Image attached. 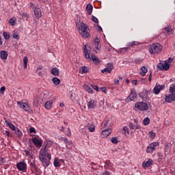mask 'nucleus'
<instances>
[{"label": "nucleus", "instance_id": "nucleus-10", "mask_svg": "<svg viewBox=\"0 0 175 175\" xmlns=\"http://www.w3.org/2000/svg\"><path fill=\"white\" fill-rule=\"evenodd\" d=\"M150 92L148 90H144L141 93L139 94V98L142 99V100H148L150 99Z\"/></svg>", "mask_w": 175, "mask_h": 175}, {"label": "nucleus", "instance_id": "nucleus-42", "mask_svg": "<svg viewBox=\"0 0 175 175\" xmlns=\"http://www.w3.org/2000/svg\"><path fill=\"white\" fill-rule=\"evenodd\" d=\"M23 64H24L25 69H27V65L28 64V57H24V58H23Z\"/></svg>", "mask_w": 175, "mask_h": 175}, {"label": "nucleus", "instance_id": "nucleus-54", "mask_svg": "<svg viewBox=\"0 0 175 175\" xmlns=\"http://www.w3.org/2000/svg\"><path fill=\"white\" fill-rule=\"evenodd\" d=\"M129 126L130 129H135V125H133V124H132V123H130Z\"/></svg>", "mask_w": 175, "mask_h": 175}, {"label": "nucleus", "instance_id": "nucleus-13", "mask_svg": "<svg viewBox=\"0 0 175 175\" xmlns=\"http://www.w3.org/2000/svg\"><path fill=\"white\" fill-rule=\"evenodd\" d=\"M157 68L160 70H169L170 69V64L167 62L160 63L157 65Z\"/></svg>", "mask_w": 175, "mask_h": 175}, {"label": "nucleus", "instance_id": "nucleus-6", "mask_svg": "<svg viewBox=\"0 0 175 175\" xmlns=\"http://www.w3.org/2000/svg\"><path fill=\"white\" fill-rule=\"evenodd\" d=\"M159 147V142H152L146 148V152L148 154L152 153L153 151H155V148Z\"/></svg>", "mask_w": 175, "mask_h": 175}, {"label": "nucleus", "instance_id": "nucleus-38", "mask_svg": "<svg viewBox=\"0 0 175 175\" xmlns=\"http://www.w3.org/2000/svg\"><path fill=\"white\" fill-rule=\"evenodd\" d=\"M14 132L16 135L18 136V137H21V136H23V132H21V131L18 128H16V129L14 130Z\"/></svg>", "mask_w": 175, "mask_h": 175}, {"label": "nucleus", "instance_id": "nucleus-35", "mask_svg": "<svg viewBox=\"0 0 175 175\" xmlns=\"http://www.w3.org/2000/svg\"><path fill=\"white\" fill-rule=\"evenodd\" d=\"M5 124H7V125L9 126V128H10L12 129V131H14L17 129V128H16V126H14V125H13V124L9 122V121L5 120Z\"/></svg>", "mask_w": 175, "mask_h": 175}, {"label": "nucleus", "instance_id": "nucleus-2", "mask_svg": "<svg viewBox=\"0 0 175 175\" xmlns=\"http://www.w3.org/2000/svg\"><path fill=\"white\" fill-rule=\"evenodd\" d=\"M76 27L82 38H88L90 36V28L84 23H76Z\"/></svg>", "mask_w": 175, "mask_h": 175}, {"label": "nucleus", "instance_id": "nucleus-32", "mask_svg": "<svg viewBox=\"0 0 175 175\" xmlns=\"http://www.w3.org/2000/svg\"><path fill=\"white\" fill-rule=\"evenodd\" d=\"M52 81L55 85H59V84L61 83V80L57 77H53L52 79Z\"/></svg>", "mask_w": 175, "mask_h": 175}, {"label": "nucleus", "instance_id": "nucleus-12", "mask_svg": "<svg viewBox=\"0 0 175 175\" xmlns=\"http://www.w3.org/2000/svg\"><path fill=\"white\" fill-rule=\"evenodd\" d=\"M165 100L167 102V103H172V102H175V93H170L169 94H166Z\"/></svg>", "mask_w": 175, "mask_h": 175}, {"label": "nucleus", "instance_id": "nucleus-5", "mask_svg": "<svg viewBox=\"0 0 175 175\" xmlns=\"http://www.w3.org/2000/svg\"><path fill=\"white\" fill-rule=\"evenodd\" d=\"M135 109L139 110V111H146V110H148V105L147 103L144 102H137L135 105Z\"/></svg>", "mask_w": 175, "mask_h": 175}, {"label": "nucleus", "instance_id": "nucleus-37", "mask_svg": "<svg viewBox=\"0 0 175 175\" xmlns=\"http://www.w3.org/2000/svg\"><path fill=\"white\" fill-rule=\"evenodd\" d=\"M170 94H175V83H172L170 87Z\"/></svg>", "mask_w": 175, "mask_h": 175}, {"label": "nucleus", "instance_id": "nucleus-15", "mask_svg": "<svg viewBox=\"0 0 175 175\" xmlns=\"http://www.w3.org/2000/svg\"><path fill=\"white\" fill-rule=\"evenodd\" d=\"M17 105L21 107V109H23L25 111H29L31 110V107H29V105L27 103L18 101Z\"/></svg>", "mask_w": 175, "mask_h": 175}, {"label": "nucleus", "instance_id": "nucleus-29", "mask_svg": "<svg viewBox=\"0 0 175 175\" xmlns=\"http://www.w3.org/2000/svg\"><path fill=\"white\" fill-rule=\"evenodd\" d=\"M52 106H53V101L50 100V101H47L46 103H45L44 107L48 110L51 109Z\"/></svg>", "mask_w": 175, "mask_h": 175}, {"label": "nucleus", "instance_id": "nucleus-63", "mask_svg": "<svg viewBox=\"0 0 175 175\" xmlns=\"http://www.w3.org/2000/svg\"><path fill=\"white\" fill-rule=\"evenodd\" d=\"M63 142H64L65 143H68V139L67 138H62Z\"/></svg>", "mask_w": 175, "mask_h": 175}, {"label": "nucleus", "instance_id": "nucleus-61", "mask_svg": "<svg viewBox=\"0 0 175 175\" xmlns=\"http://www.w3.org/2000/svg\"><path fill=\"white\" fill-rule=\"evenodd\" d=\"M114 83H115V84H118V83H120V80L116 79L114 80Z\"/></svg>", "mask_w": 175, "mask_h": 175}, {"label": "nucleus", "instance_id": "nucleus-18", "mask_svg": "<svg viewBox=\"0 0 175 175\" xmlns=\"http://www.w3.org/2000/svg\"><path fill=\"white\" fill-rule=\"evenodd\" d=\"M30 170L32 172V173H36L38 170H39V168L38 166H36V163H35V160L30 162Z\"/></svg>", "mask_w": 175, "mask_h": 175}, {"label": "nucleus", "instance_id": "nucleus-40", "mask_svg": "<svg viewBox=\"0 0 175 175\" xmlns=\"http://www.w3.org/2000/svg\"><path fill=\"white\" fill-rule=\"evenodd\" d=\"M129 50V47H124V48H121L118 53L120 54H122V53H125L126 51H128Z\"/></svg>", "mask_w": 175, "mask_h": 175}, {"label": "nucleus", "instance_id": "nucleus-49", "mask_svg": "<svg viewBox=\"0 0 175 175\" xmlns=\"http://www.w3.org/2000/svg\"><path fill=\"white\" fill-rule=\"evenodd\" d=\"M66 136L70 137L72 135V132L70 131V128H68L67 131L65 132Z\"/></svg>", "mask_w": 175, "mask_h": 175}, {"label": "nucleus", "instance_id": "nucleus-60", "mask_svg": "<svg viewBox=\"0 0 175 175\" xmlns=\"http://www.w3.org/2000/svg\"><path fill=\"white\" fill-rule=\"evenodd\" d=\"M59 131H61V132H64V126H60V127H59Z\"/></svg>", "mask_w": 175, "mask_h": 175}, {"label": "nucleus", "instance_id": "nucleus-36", "mask_svg": "<svg viewBox=\"0 0 175 175\" xmlns=\"http://www.w3.org/2000/svg\"><path fill=\"white\" fill-rule=\"evenodd\" d=\"M101 126L102 128L105 129V128H107V126H109V120H104L102 124H101Z\"/></svg>", "mask_w": 175, "mask_h": 175}, {"label": "nucleus", "instance_id": "nucleus-43", "mask_svg": "<svg viewBox=\"0 0 175 175\" xmlns=\"http://www.w3.org/2000/svg\"><path fill=\"white\" fill-rule=\"evenodd\" d=\"M3 35L4 38L5 39V40H9L10 39V35H9V34L8 33V32L4 31V32L3 33Z\"/></svg>", "mask_w": 175, "mask_h": 175}, {"label": "nucleus", "instance_id": "nucleus-8", "mask_svg": "<svg viewBox=\"0 0 175 175\" xmlns=\"http://www.w3.org/2000/svg\"><path fill=\"white\" fill-rule=\"evenodd\" d=\"M105 169L107 170H111L112 172H116V168H114V164L110 162V160H106L105 161Z\"/></svg>", "mask_w": 175, "mask_h": 175}, {"label": "nucleus", "instance_id": "nucleus-28", "mask_svg": "<svg viewBox=\"0 0 175 175\" xmlns=\"http://www.w3.org/2000/svg\"><path fill=\"white\" fill-rule=\"evenodd\" d=\"M122 133L124 135H125V136H128L129 135V133H131V132L129 131V129L128 128V126H124L123 127V130H122Z\"/></svg>", "mask_w": 175, "mask_h": 175}, {"label": "nucleus", "instance_id": "nucleus-19", "mask_svg": "<svg viewBox=\"0 0 175 175\" xmlns=\"http://www.w3.org/2000/svg\"><path fill=\"white\" fill-rule=\"evenodd\" d=\"M153 162L154 161H152V159H148L147 161H144L142 163V167L144 169H147V167H150V166H151V165H152Z\"/></svg>", "mask_w": 175, "mask_h": 175}, {"label": "nucleus", "instance_id": "nucleus-30", "mask_svg": "<svg viewBox=\"0 0 175 175\" xmlns=\"http://www.w3.org/2000/svg\"><path fill=\"white\" fill-rule=\"evenodd\" d=\"M51 73L53 76H59V70L57 68H53Z\"/></svg>", "mask_w": 175, "mask_h": 175}, {"label": "nucleus", "instance_id": "nucleus-21", "mask_svg": "<svg viewBox=\"0 0 175 175\" xmlns=\"http://www.w3.org/2000/svg\"><path fill=\"white\" fill-rule=\"evenodd\" d=\"M88 109H95L96 107V101L94 99H90L88 101Z\"/></svg>", "mask_w": 175, "mask_h": 175}, {"label": "nucleus", "instance_id": "nucleus-7", "mask_svg": "<svg viewBox=\"0 0 175 175\" xmlns=\"http://www.w3.org/2000/svg\"><path fill=\"white\" fill-rule=\"evenodd\" d=\"M137 98V93L135 89H131L129 96L126 98V102L129 103L135 100Z\"/></svg>", "mask_w": 175, "mask_h": 175}, {"label": "nucleus", "instance_id": "nucleus-47", "mask_svg": "<svg viewBox=\"0 0 175 175\" xmlns=\"http://www.w3.org/2000/svg\"><path fill=\"white\" fill-rule=\"evenodd\" d=\"M72 145H73V144H72V142H67L66 143V146L67 147V148H69V150H70V148H72Z\"/></svg>", "mask_w": 175, "mask_h": 175}, {"label": "nucleus", "instance_id": "nucleus-22", "mask_svg": "<svg viewBox=\"0 0 175 175\" xmlns=\"http://www.w3.org/2000/svg\"><path fill=\"white\" fill-rule=\"evenodd\" d=\"M34 14L36 18L39 19L42 17V10L39 8H34Z\"/></svg>", "mask_w": 175, "mask_h": 175}, {"label": "nucleus", "instance_id": "nucleus-33", "mask_svg": "<svg viewBox=\"0 0 175 175\" xmlns=\"http://www.w3.org/2000/svg\"><path fill=\"white\" fill-rule=\"evenodd\" d=\"M133 46H139V42L133 41V42L127 43V46L128 47H133Z\"/></svg>", "mask_w": 175, "mask_h": 175}, {"label": "nucleus", "instance_id": "nucleus-57", "mask_svg": "<svg viewBox=\"0 0 175 175\" xmlns=\"http://www.w3.org/2000/svg\"><path fill=\"white\" fill-rule=\"evenodd\" d=\"M101 90L103 92H104L105 94H107V90L106 89V88H102Z\"/></svg>", "mask_w": 175, "mask_h": 175}, {"label": "nucleus", "instance_id": "nucleus-50", "mask_svg": "<svg viewBox=\"0 0 175 175\" xmlns=\"http://www.w3.org/2000/svg\"><path fill=\"white\" fill-rule=\"evenodd\" d=\"M92 21L94 23H95L96 24H98L99 23V21L98 20V18L95 17V16H92Z\"/></svg>", "mask_w": 175, "mask_h": 175}, {"label": "nucleus", "instance_id": "nucleus-26", "mask_svg": "<svg viewBox=\"0 0 175 175\" xmlns=\"http://www.w3.org/2000/svg\"><path fill=\"white\" fill-rule=\"evenodd\" d=\"M92 9H93V7H92V5L91 4H88L86 5V10L88 12V14L89 15H91L92 13Z\"/></svg>", "mask_w": 175, "mask_h": 175}, {"label": "nucleus", "instance_id": "nucleus-46", "mask_svg": "<svg viewBox=\"0 0 175 175\" xmlns=\"http://www.w3.org/2000/svg\"><path fill=\"white\" fill-rule=\"evenodd\" d=\"M111 142L113 144H117V143H118V139L117 138V137H113L111 139Z\"/></svg>", "mask_w": 175, "mask_h": 175}, {"label": "nucleus", "instance_id": "nucleus-25", "mask_svg": "<svg viewBox=\"0 0 175 175\" xmlns=\"http://www.w3.org/2000/svg\"><path fill=\"white\" fill-rule=\"evenodd\" d=\"M86 127L88 129V131L90 132H95V126L91 123H88Z\"/></svg>", "mask_w": 175, "mask_h": 175}, {"label": "nucleus", "instance_id": "nucleus-16", "mask_svg": "<svg viewBox=\"0 0 175 175\" xmlns=\"http://www.w3.org/2000/svg\"><path fill=\"white\" fill-rule=\"evenodd\" d=\"M32 143L36 146V147H42V144H43V141L38 139L37 137H33L31 139Z\"/></svg>", "mask_w": 175, "mask_h": 175}, {"label": "nucleus", "instance_id": "nucleus-4", "mask_svg": "<svg viewBox=\"0 0 175 175\" xmlns=\"http://www.w3.org/2000/svg\"><path fill=\"white\" fill-rule=\"evenodd\" d=\"M162 45L159 43H154L152 44L149 49V53L150 54H159L162 51Z\"/></svg>", "mask_w": 175, "mask_h": 175}, {"label": "nucleus", "instance_id": "nucleus-44", "mask_svg": "<svg viewBox=\"0 0 175 175\" xmlns=\"http://www.w3.org/2000/svg\"><path fill=\"white\" fill-rule=\"evenodd\" d=\"M144 125H149L150 124V118H146L143 120Z\"/></svg>", "mask_w": 175, "mask_h": 175}, {"label": "nucleus", "instance_id": "nucleus-9", "mask_svg": "<svg viewBox=\"0 0 175 175\" xmlns=\"http://www.w3.org/2000/svg\"><path fill=\"white\" fill-rule=\"evenodd\" d=\"M16 167L20 172H27V163L24 161H21L16 163Z\"/></svg>", "mask_w": 175, "mask_h": 175}, {"label": "nucleus", "instance_id": "nucleus-27", "mask_svg": "<svg viewBox=\"0 0 175 175\" xmlns=\"http://www.w3.org/2000/svg\"><path fill=\"white\" fill-rule=\"evenodd\" d=\"M83 88L89 94H93L94 93V90H92V88L90 86H88V85H86V84L83 85Z\"/></svg>", "mask_w": 175, "mask_h": 175}, {"label": "nucleus", "instance_id": "nucleus-58", "mask_svg": "<svg viewBox=\"0 0 175 175\" xmlns=\"http://www.w3.org/2000/svg\"><path fill=\"white\" fill-rule=\"evenodd\" d=\"M132 84H133V85H136V84H137V80H133V81H132Z\"/></svg>", "mask_w": 175, "mask_h": 175}, {"label": "nucleus", "instance_id": "nucleus-53", "mask_svg": "<svg viewBox=\"0 0 175 175\" xmlns=\"http://www.w3.org/2000/svg\"><path fill=\"white\" fill-rule=\"evenodd\" d=\"M3 135H6V136H8V137H10V132H9V131L6 130V131H3Z\"/></svg>", "mask_w": 175, "mask_h": 175}, {"label": "nucleus", "instance_id": "nucleus-64", "mask_svg": "<svg viewBox=\"0 0 175 175\" xmlns=\"http://www.w3.org/2000/svg\"><path fill=\"white\" fill-rule=\"evenodd\" d=\"M33 106H35V107H38V102L34 101L33 102Z\"/></svg>", "mask_w": 175, "mask_h": 175}, {"label": "nucleus", "instance_id": "nucleus-45", "mask_svg": "<svg viewBox=\"0 0 175 175\" xmlns=\"http://www.w3.org/2000/svg\"><path fill=\"white\" fill-rule=\"evenodd\" d=\"M9 23L12 26L16 25V18H10Z\"/></svg>", "mask_w": 175, "mask_h": 175}, {"label": "nucleus", "instance_id": "nucleus-14", "mask_svg": "<svg viewBox=\"0 0 175 175\" xmlns=\"http://www.w3.org/2000/svg\"><path fill=\"white\" fill-rule=\"evenodd\" d=\"M162 90H165V85H161L157 83L154 88H153V94H154L155 95H159V92H161Z\"/></svg>", "mask_w": 175, "mask_h": 175}, {"label": "nucleus", "instance_id": "nucleus-34", "mask_svg": "<svg viewBox=\"0 0 175 175\" xmlns=\"http://www.w3.org/2000/svg\"><path fill=\"white\" fill-rule=\"evenodd\" d=\"M81 73H88L90 72V68L85 66H83L81 68Z\"/></svg>", "mask_w": 175, "mask_h": 175}, {"label": "nucleus", "instance_id": "nucleus-48", "mask_svg": "<svg viewBox=\"0 0 175 175\" xmlns=\"http://www.w3.org/2000/svg\"><path fill=\"white\" fill-rule=\"evenodd\" d=\"M149 137H150V139H155V133L152 132V131H150L148 133Z\"/></svg>", "mask_w": 175, "mask_h": 175}, {"label": "nucleus", "instance_id": "nucleus-39", "mask_svg": "<svg viewBox=\"0 0 175 175\" xmlns=\"http://www.w3.org/2000/svg\"><path fill=\"white\" fill-rule=\"evenodd\" d=\"M53 163L55 167H59V166H61V163H59V161H58L57 158H55Z\"/></svg>", "mask_w": 175, "mask_h": 175}, {"label": "nucleus", "instance_id": "nucleus-31", "mask_svg": "<svg viewBox=\"0 0 175 175\" xmlns=\"http://www.w3.org/2000/svg\"><path fill=\"white\" fill-rule=\"evenodd\" d=\"M165 31H166V33H167V35H173V33H174V31H173V29H172L170 27H167L165 28Z\"/></svg>", "mask_w": 175, "mask_h": 175}, {"label": "nucleus", "instance_id": "nucleus-23", "mask_svg": "<svg viewBox=\"0 0 175 175\" xmlns=\"http://www.w3.org/2000/svg\"><path fill=\"white\" fill-rule=\"evenodd\" d=\"M147 72H148L147 68H146V66H142L140 69L139 75L140 76L144 77L146 76Z\"/></svg>", "mask_w": 175, "mask_h": 175}, {"label": "nucleus", "instance_id": "nucleus-3", "mask_svg": "<svg viewBox=\"0 0 175 175\" xmlns=\"http://www.w3.org/2000/svg\"><path fill=\"white\" fill-rule=\"evenodd\" d=\"M83 51L85 57L88 61L92 60L95 65H99V64H100V59L98 58L95 55H92V56L90 57V53H88V50H87V46L85 45L83 47Z\"/></svg>", "mask_w": 175, "mask_h": 175}, {"label": "nucleus", "instance_id": "nucleus-1", "mask_svg": "<svg viewBox=\"0 0 175 175\" xmlns=\"http://www.w3.org/2000/svg\"><path fill=\"white\" fill-rule=\"evenodd\" d=\"M49 144H53V142L49 141L44 148L40 151L39 154L40 161L44 167H47L50 165V161H51V154L49 153V148H47Z\"/></svg>", "mask_w": 175, "mask_h": 175}, {"label": "nucleus", "instance_id": "nucleus-24", "mask_svg": "<svg viewBox=\"0 0 175 175\" xmlns=\"http://www.w3.org/2000/svg\"><path fill=\"white\" fill-rule=\"evenodd\" d=\"M0 54L1 59H8V52L5 51H1Z\"/></svg>", "mask_w": 175, "mask_h": 175}, {"label": "nucleus", "instance_id": "nucleus-56", "mask_svg": "<svg viewBox=\"0 0 175 175\" xmlns=\"http://www.w3.org/2000/svg\"><path fill=\"white\" fill-rule=\"evenodd\" d=\"M93 90H95L96 91H99V88L98 85H93Z\"/></svg>", "mask_w": 175, "mask_h": 175}, {"label": "nucleus", "instance_id": "nucleus-55", "mask_svg": "<svg viewBox=\"0 0 175 175\" xmlns=\"http://www.w3.org/2000/svg\"><path fill=\"white\" fill-rule=\"evenodd\" d=\"M5 90H6V88H5V86L1 87L0 89V92H2L3 94Z\"/></svg>", "mask_w": 175, "mask_h": 175}, {"label": "nucleus", "instance_id": "nucleus-17", "mask_svg": "<svg viewBox=\"0 0 175 175\" xmlns=\"http://www.w3.org/2000/svg\"><path fill=\"white\" fill-rule=\"evenodd\" d=\"M111 132L112 130L111 129H107L105 130H103L100 135L102 139H106V137H107V136H109V135H110Z\"/></svg>", "mask_w": 175, "mask_h": 175}, {"label": "nucleus", "instance_id": "nucleus-62", "mask_svg": "<svg viewBox=\"0 0 175 175\" xmlns=\"http://www.w3.org/2000/svg\"><path fill=\"white\" fill-rule=\"evenodd\" d=\"M25 155L28 157V155H29V151L28 150H25Z\"/></svg>", "mask_w": 175, "mask_h": 175}, {"label": "nucleus", "instance_id": "nucleus-20", "mask_svg": "<svg viewBox=\"0 0 175 175\" xmlns=\"http://www.w3.org/2000/svg\"><path fill=\"white\" fill-rule=\"evenodd\" d=\"M113 64H108L107 65V67L105 69L102 70L101 72L102 73H106V72L107 73H111V70H113Z\"/></svg>", "mask_w": 175, "mask_h": 175}, {"label": "nucleus", "instance_id": "nucleus-51", "mask_svg": "<svg viewBox=\"0 0 175 175\" xmlns=\"http://www.w3.org/2000/svg\"><path fill=\"white\" fill-rule=\"evenodd\" d=\"M13 38L14 39H17V40H18V39H20V36L16 33H14Z\"/></svg>", "mask_w": 175, "mask_h": 175}, {"label": "nucleus", "instance_id": "nucleus-11", "mask_svg": "<svg viewBox=\"0 0 175 175\" xmlns=\"http://www.w3.org/2000/svg\"><path fill=\"white\" fill-rule=\"evenodd\" d=\"M100 40H99V38H96L94 40V42L93 44V47L95 53H100V44L99 42Z\"/></svg>", "mask_w": 175, "mask_h": 175}, {"label": "nucleus", "instance_id": "nucleus-41", "mask_svg": "<svg viewBox=\"0 0 175 175\" xmlns=\"http://www.w3.org/2000/svg\"><path fill=\"white\" fill-rule=\"evenodd\" d=\"M165 151L167 152H169V151H170V145L168 144V142H166L165 144Z\"/></svg>", "mask_w": 175, "mask_h": 175}, {"label": "nucleus", "instance_id": "nucleus-59", "mask_svg": "<svg viewBox=\"0 0 175 175\" xmlns=\"http://www.w3.org/2000/svg\"><path fill=\"white\" fill-rule=\"evenodd\" d=\"M103 175H110V172H109V171H105V172L103 174Z\"/></svg>", "mask_w": 175, "mask_h": 175}, {"label": "nucleus", "instance_id": "nucleus-52", "mask_svg": "<svg viewBox=\"0 0 175 175\" xmlns=\"http://www.w3.org/2000/svg\"><path fill=\"white\" fill-rule=\"evenodd\" d=\"M29 132H30V133H36V130H35V128H33V127H31V128L29 129Z\"/></svg>", "mask_w": 175, "mask_h": 175}]
</instances>
